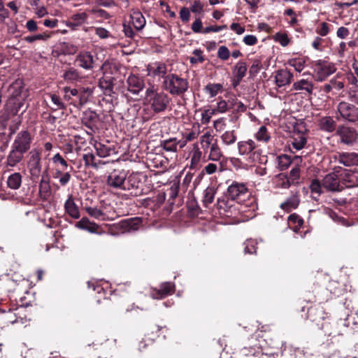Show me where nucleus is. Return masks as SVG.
I'll list each match as a JSON object with an SVG mask.
<instances>
[{"label":"nucleus","instance_id":"nucleus-15","mask_svg":"<svg viewBox=\"0 0 358 358\" xmlns=\"http://www.w3.org/2000/svg\"><path fill=\"white\" fill-rule=\"evenodd\" d=\"M75 62L77 66L85 70H91L94 67L93 56L87 51L80 52L76 56Z\"/></svg>","mask_w":358,"mask_h":358},{"label":"nucleus","instance_id":"nucleus-38","mask_svg":"<svg viewBox=\"0 0 358 358\" xmlns=\"http://www.w3.org/2000/svg\"><path fill=\"white\" fill-rule=\"evenodd\" d=\"M288 225L296 232L303 224V220L297 214L293 213L288 217Z\"/></svg>","mask_w":358,"mask_h":358},{"label":"nucleus","instance_id":"nucleus-37","mask_svg":"<svg viewBox=\"0 0 358 358\" xmlns=\"http://www.w3.org/2000/svg\"><path fill=\"white\" fill-rule=\"evenodd\" d=\"M294 161L296 162V166L292 169L287 178L292 183H296L300 177V169L298 165L299 163H301L302 159L300 157L296 156Z\"/></svg>","mask_w":358,"mask_h":358},{"label":"nucleus","instance_id":"nucleus-18","mask_svg":"<svg viewBox=\"0 0 358 358\" xmlns=\"http://www.w3.org/2000/svg\"><path fill=\"white\" fill-rule=\"evenodd\" d=\"M148 75L152 77L163 78L167 75V66L162 62H155L149 64L147 67Z\"/></svg>","mask_w":358,"mask_h":358},{"label":"nucleus","instance_id":"nucleus-24","mask_svg":"<svg viewBox=\"0 0 358 358\" xmlns=\"http://www.w3.org/2000/svg\"><path fill=\"white\" fill-rule=\"evenodd\" d=\"M130 17L132 24L137 31H141L145 27L146 20L139 10L132 9L131 10Z\"/></svg>","mask_w":358,"mask_h":358},{"label":"nucleus","instance_id":"nucleus-9","mask_svg":"<svg viewBox=\"0 0 358 358\" xmlns=\"http://www.w3.org/2000/svg\"><path fill=\"white\" fill-rule=\"evenodd\" d=\"M124 182L123 190L131 191V194L136 196L141 194L142 180L139 173H132L129 176H126Z\"/></svg>","mask_w":358,"mask_h":358},{"label":"nucleus","instance_id":"nucleus-51","mask_svg":"<svg viewBox=\"0 0 358 358\" xmlns=\"http://www.w3.org/2000/svg\"><path fill=\"white\" fill-rule=\"evenodd\" d=\"M216 114L215 110L213 109L208 108L202 111L201 115V122L203 124H206L210 122L212 117Z\"/></svg>","mask_w":358,"mask_h":358},{"label":"nucleus","instance_id":"nucleus-26","mask_svg":"<svg viewBox=\"0 0 358 358\" xmlns=\"http://www.w3.org/2000/svg\"><path fill=\"white\" fill-rule=\"evenodd\" d=\"M52 178L55 180H57L61 186H66L71 179V171L53 169Z\"/></svg>","mask_w":358,"mask_h":358},{"label":"nucleus","instance_id":"nucleus-43","mask_svg":"<svg viewBox=\"0 0 358 358\" xmlns=\"http://www.w3.org/2000/svg\"><path fill=\"white\" fill-rule=\"evenodd\" d=\"M215 140L214 136L210 131H206L201 135L200 137V143L203 150H206L210 148L211 145L213 143V141H215Z\"/></svg>","mask_w":358,"mask_h":358},{"label":"nucleus","instance_id":"nucleus-16","mask_svg":"<svg viewBox=\"0 0 358 358\" xmlns=\"http://www.w3.org/2000/svg\"><path fill=\"white\" fill-rule=\"evenodd\" d=\"M275 84L278 87H282L291 83L293 74L287 69H279L275 72Z\"/></svg>","mask_w":358,"mask_h":358},{"label":"nucleus","instance_id":"nucleus-27","mask_svg":"<svg viewBox=\"0 0 358 358\" xmlns=\"http://www.w3.org/2000/svg\"><path fill=\"white\" fill-rule=\"evenodd\" d=\"M65 211L69 216L73 219H78L80 217V213L78 206L74 202L72 196H69L64 203Z\"/></svg>","mask_w":358,"mask_h":358},{"label":"nucleus","instance_id":"nucleus-58","mask_svg":"<svg viewBox=\"0 0 358 358\" xmlns=\"http://www.w3.org/2000/svg\"><path fill=\"white\" fill-rule=\"evenodd\" d=\"M244 252L246 254H252L256 252V245L257 243L255 240L249 239L247 240L245 243Z\"/></svg>","mask_w":358,"mask_h":358},{"label":"nucleus","instance_id":"nucleus-62","mask_svg":"<svg viewBox=\"0 0 358 358\" xmlns=\"http://www.w3.org/2000/svg\"><path fill=\"white\" fill-rule=\"evenodd\" d=\"M218 170V166L215 163H208L206 165L201 171L202 174L212 175L216 173Z\"/></svg>","mask_w":358,"mask_h":358},{"label":"nucleus","instance_id":"nucleus-2","mask_svg":"<svg viewBox=\"0 0 358 358\" xmlns=\"http://www.w3.org/2000/svg\"><path fill=\"white\" fill-rule=\"evenodd\" d=\"M145 101L150 108L156 113L166 110L171 102L169 95L164 92H158L153 85L147 88Z\"/></svg>","mask_w":358,"mask_h":358},{"label":"nucleus","instance_id":"nucleus-19","mask_svg":"<svg viewBox=\"0 0 358 358\" xmlns=\"http://www.w3.org/2000/svg\"><path fill=\"white\" fill-rule=\"evenodd\" d=\"M175 285L174 284L165 282L161 284L159 289H153L151 292V296L155 299H163L174 292Z\"/></svg>","mask_w":358,"mask_h":358},{"label":"nucleus","instance_id":"nucleus-42","mask_svg":"<svg viewBox=\"0 0 358 358\" xmlns=\"http://www.w3.org/2000/svg\"><path fill=\"white\" fill-rule=\"evenodd\" d=\"M257 141L263 143H268L271 139V136L265 126H261L255 134Z\"/></svg>","mask_w":358,"mask_h":358},{"label":"nucleus","instance_id":"nucleus-34","mask_svg":"<svg viewBox=\"0 0 358 358\" xmlns=\"http://www.w3.org/2000/svg\"><path fill=\"white\" fill-rule=\"evenodd\" d=\"M220 139L223 145L229 146L236 143L237 141V135L234 130H228L225 131L220 136Z\"/></svg>","mask_w":358,"mask_h":358},{"label":"nucleus","instance_id":"nucleus-31","mask_svg":"<svg viewBox=\"0 0 358 358\" xmlns=\"http://www.w3.org/2000/svg\"><path fill=\"white\" fill-rule=\"evenodd\" d=\"M52 162L54 165V169H59L62 171L73 170V166H69L65 159L59 154L57 153L52 157Z\"/></svg>","mask_w":358,"mask_h":358},{"label":"nucleus","instance_id":"nucleus-56","mask_svg":"<svg viewBox=\"0 0 358 358\" xmlns=\"http://www.w3.org/2000/svg\"><path fill=\"white\" fill-rule=\"evenodd\" d=\"M87 18L88 15L85 12L76 13L71 16V20L75 21L78 24V26L85 23L87 20Z\"/></svg>","mask_w":358,"mask_h":358},{"label":"nucleus","instance_id":"nucleus-55","mask_svg":"<svg viewBox=\"0 0 358 358\" xmlns=\"http://www.w3.org/2000/svg\"><path fill=\"white\" fill-rule=\"evenodd\" d=\"M50 38V35L45 34H38L33 36H27L24 38V40L29 43H34L36 41L43 40L46 41Z\"/></svg>","mask_w":358,"mask_h":358},{"label":"nucleus","instance_id":"nucleus-1","mask_svg":"<svg viewBox=\"0 0 358 358\" xmlns=\"http://www.w3.org/2000/svg\"><path fill=\"white\" fill-rule=\"evenodd\" d=\"M237 150L240 156L244 157L250 164H264L266 162V156L252 139L240 141L237 143Z\"/></svg>","mask_w":358,"mask_h":358},{"label":"nucleus","instance_id":"nucleus-47","mask_svg":"<svg viewBox=\"0 0 358 358\" xmlns=\"http://www.w3.org/2000/svg\"><path fill=\"white\" fill-rule=\"evenodd\" d=\"M161 146L167 152H176V138H171L161 141Z\"/></svg>","mask_w":358,"mask_h":358},{"label":"nucleus","instance_id":"nucleus-57","mask_svg":"<svg viewBox=\"0 0 358 358\" xmlns=\"http://www.w3.org/2000/svg\"><path fill=\"white\" fill-rule=\"evenodd\" d=\"M227 127L226 118L220 117L213 122V127L217 132H221L225 129Z\"/></svg>","mask_w":358,"mask_h":358},{"label":"nucleus","instance_id":"nucleus-60","mask_svg":"<svg viewBox=\"0 0 358 358\" xmlns=\"http://www.w3.org/2000/svg\"><path fill=\"white\" fill-rule=\"evenodd\" d=\"M194 57H190L189 62L192 64H196L198 62H203L204 58L203 57V52L200 49H196L193 51Z\"/></svg>","mask_w":358,"mask_h":358},{"label":"nucleus","instance_id":"nucleus-53","mask_svg":"<svg viewBox=\"0 0 358 358\" xmlns=\"http://www.w3.org/2000/svg\"><path fill=\"white\" fill-rule=\"evenodd\" d=\"M99 86L104 90L106 94H110L113 91V82L103 78L99 79Z\"/></svg>","mask_w":358,"mask_h":358},{"label":"nucleus","instance_id":"nucleus-48","mask_svg":"<svg viewBox=\"0 0 358 358\" xmlns=\"http://www.w3.org/2000/svg\"><path fill=\"white\" fill-rule=\"evenodd\" d=\"M306 141V138L303 134H297L293 138L292 145L294 149L300 150L305 146Z\"/></svg>","mask_w":358,"mask_h":358},{"label":"nucleus","instance_id":"nucleus-44","mask_svg":"<svg viewBox=\"0 0 358 358\" xmlns=\"http://www.w3.org/2000/svg\"><path fill=\"white\" fill-rule=\"evenodd\" d=\"M94 147L96 151V155L100 157L104 158L110 155L111 150L101 143L95 141Z\"/></svg>","mask_w":358,"mask_h":358},{"label":"nucleus","instance_id":"nucleus-5","mask_svg":"<svg viewBox=\"0 0 358 358\" xmlns=\"http://www.w3.org/2000/svg\"><path fill=\"white\" fill-rule=\"evenodd\" d=\"M342 171V168L340 166H335L333 171L327 174L322 180V187L329 191H341L343 189L342 180L340 177V173Z\"/></svg>","mask_w":358,"mask_h":358},{"label":"nucleus","instance_id":"nucleus-61","mask_svg":"<svg viewBox=\"0 0 358 358\" xmlns=\"http://www.w3.org/2000/svg\"><path fill=\"white\" fill-rule=\"evenodd\" d=\"M330 27L327 22H322L320 27L316 29V32L321 36H326L330 31Z\"/></svg>","mask_w":358,"mask_h":358},{"label":"nucleus","instance_id":"nucleus-28","mask_svg":"<svg viewBox=\"0 0 358 358\" xmlns=\"http://www.w3.org/2000/svg\"><path fill=\"white\" fill-rule=\"evenodd\" d=\"M51 188L48 178L42 176L39 182V195L43 200H47L50 196Z\"/></svg>","mask_w":358,"mask_h":358},{"label":"nucleus","instance_id":"nucleus-25","mask_svg":"<svg viewBox=\"0 0 358 358\" xmlns=\"http://www.w3.org/2000/svg\"><path fill=\"white\" fill-rule=\"evenodd\" d=\"M25 152L11 146V150L7 157V165L13 167L23 159Z\"/></svg>","mask_w":358,"mask_h":358},{"label":"nucleus","instance_id":"nucleus-50","mask_svg":"<svg viewBox=\"0 0 358 358\" xmlns=\"http://www.w3.org/2000/svg\"><path fill=\"white\" fill-rule=\"evenodd\" d=\"M92 94V89L89 87L86 88H82V90L80 94H78L79 96V105L80 106L85 105L86 103H87L89 100L90 96H91Z\"/></svg>","mask_w":358,"mask_h":358},{"label":"nucleus","instance_id":"nucleus-46","mask_svg":"<svg viewBox=\"0 0 358 358\" xmlns=\"http://www.w3.org/2000/svg\"><path fill=\"white\" fill-rule=\"evenodd\" d=\"M278 167L281 171L286 170L292 163L290 156L281 155L277 157Z\"/></svg>","mask_w":358,"mask_h":358},{"label":"nucleus","instance_id":"nucleus-11","mask_svg":"<svg viewBox=\"0 0 358 358\" xmlns=\"http://www.w3.org/2000/svg\"><path fill=\"white\" fill-rule=\"evenodd\" d=\"M31 141L30 133L23 130L17 134L11 146L26 152L30 148Z\"/></svg>","mask_w":358,"mask_h":358},{"label":"nucleus","instance_id":"nucleus-7","mask_svg":"<svg viewBox=\"0 0 358 358\" xmlns=\"http://www.w3.org/2000/svg\"><path fill=\"white\" fill-rule=\"evenodd\" d=\"M27 169L31 179H38L42 170L41 151L38 149H32L29 152L27 161Z\"/></svg>","mask_w":358,"mask_h":358},{"label":"nucleus","instance_id":"nucleus-23","mask_svg":"<svg viewBox=\"0 0 358 358\" xmlns=\"http://www.w3.org/2000/svg\"><path fill=\"white\" fill-rule=\"evenodd\" d=\"M62 77L67 83L81 82L84 78L78 69L73 67L64 71Z\"/></svg>","mask_w":358,"mask_h":358},{"label":"nucleus","instance_id":"nucleus-8","mask_svg":"<svg viewBox=\"0 0 358 358\" xmlns=\"http://www.w3.org/2000/svg\"><path fill=\"white\" fill-rule=\"evenodd\" d=\"M248 196V189L243 182L233 181L227 187V196L231 201L240 203Z\"/></svg>","mask_w":358,"mask_h":358},{"label":"nucleus","instance_id":"nucleus-6","mask_svg":"<svg viewBox=\"0 0 358 358\" xmlns=\"http://www.w3.org/2000/svg\"><path fill=\"white\" fill-rule=\"evenodd\" d=\"M336 70L335 65L332 62L322 59L317 60L314 64L313 78L317 82H322Z\"/></svg>","mask_w":358,"mask_h":358},{"label":"nucleus","instance_id":"nucleus-64","mask_svg":"<svg viewBox=\"0 0 358 358\" xmlns=\"http://www.w3.org/2000/svg\"><path fill=\"white\" fill-rule=\"evenodd\" d=\"M350 99L358 104V86H352L349 91Z\"/></svg>","mask_w":358,"mask_h":358},{"label":"nucleus","instance_id":"nucleus-41","mask_svg":"<svg viewBox=\"0 0 358 358\" xmlns=\"http://www.w3.org/2000/svg\"><path fill=\"white\" fill-rule=\"evenodd\" d=\"M287 64L292 66L296 71L301 73L305 67L306 60L302 57L291 58L287 60Z\"/></svg>","mask_w":358,"mask_h":358},{"label":"nucleus","instance_id":"nucleus-32","mask_svg":"<svg viewBox=\"0 0 358 358\" xmlns=\"http://www.w3.org/2000/svg\"><path fill=\"white\" fill-rule=\"evenodd\" d=\"M209 149L207 160L215 162L220 161L223 157V154L221 148L217 143V140H215V142L211 145L210 148Z\"/></svg>","mask_w":358,"mask_h":358},{"label":"nucleus","instance_id":"nucleus-35","mask_svg":"<svg viewBox=\"0 0 358 358\" xmlns=\"http://www.w3.org/2000/svg\"><path fill=\"white\" fill-rule=\"evenodd\" d=\"M222 90L223 85L221 83H208L203 88V91L210 98L216 96Z\"/></svg>","mask_w":358,"mask_h":358},{"label":"nucleus","instance_id":"nucleus-36","mask_svg":"<svg viewBox=\"0 0 358 358\" xmlns=\"http://www.w3.org/2000/svg\"><path fill=\"white\" fill-rule=\"evenodd\" d=\"M85 210L89 215L94 217V219L101 221H106L109 220L108 216L103 211L96 207H86Z\"/></svg>","mask_w":358,"mask_h":358},{"label":"nucleus","instance_id":"nucleus-45","mask_svg":"<svg viewBox=\"0 0 358 358\" xmlns=\"http://www.w3.org/2000/svg\"><path fill=\"white\" fill-rule=\"evenodd\" d=\"M200 131V126L199 124L194 125L192 129L183 134V138L186 139V141H192L198 138L199 136Z\"/></svg>","mask_w":358,"mask_h":358},{"label":"nucleus","instance_id":"nucleus-54","mask_svg":"<svg viewBox=\"0 0 358 358\" xmlns=\"http://www.w3.org/2000/svg\"><path fill=\"white\" fill-rule=\"evenodd\" d=\"M262 67V61L260 59L255 58L253 59L252 64L250 67L249 73L250 76H256Z\"/></svg>","mask_w":358,"mask_h":358},{"label":"nucleus","instance_id":"nucleus-22","mask_svg":"<svg viewBox=\"0 0 358 358\" xmlns=\"http://www.w3.org/2000/svg\"><path fill=\"white\" fill-rule=\"evenodd\" d=\"M299 193H292L283 203L280 204V208L285 211L289 212L296 209L300 203Z\"/></svg>","mask_w":358,"mask_h":358},{"label":"nucleus","instance_id":"nucleus-52","mask_svg":"<svg viewBox=\"0 0 358 358\" xmlns=\"http://www.w3.org/2000/svg\"><path fill=\"white\" fill-rule=\"evenodd\" d=\"M322 185H321L320 182H319L318 180H313L310 185V189L311 190V193L313 194H316L317 196H313V197L315 199H317V196H319L320 195V194L322 193Z\"/></svg>","mask_w":358,"mask_h":358},{"label":"nucleus","instance_id":"nucleus-29","mask_svg":"<svg viewBox=\"0 0 358 358\" xmlns=\"http://www.w3.org/2000/svg\"><path fill=\"white\" fill-rule=\"evenodd\" d=\"M292 89L296 91H305L308 94H312L313 91V84L307 79H301L292 85Z\"/></svg>","mask_w":358,"mask_h":358},{"label":"nucleus","instance_id":"nucleus-4","mask_svg":"<svg viewBox=\"0 0 358 358\" xmlns=\"http://www.w3.org/2000/svg\"><path fill=\"white\" fill-rule=\"evenodd\" d=\"M336 119L351 122L358 121V108L345 101L340 102L337 106Z\"/></svg>","mask_w":358,"mask_h":358},{"label":"nucleus","instance_id":"nucleus-20","mask_svg":"<svg viewBox=\"0 0 358 358\" xmlns=\"http://www.w3.org/2000/svg\"><path fill=\"white\" fill-rule=\"evenodd\" d=\"M335 159L345 166H358V155L355 152L340 153Z\"/></svg>","mask_w":358,"mask_h":358},{"label":"nucleus","instance_id":"nucleus-59","mask_svg":"<svg viewBox=\"0 0 358 358\" xmlns=\"http://www.w3.org/2000/svg\"><path fill=\"white\" fill-rule=\"evenodd\" d=\"M85 166H92L96 167V157L92 153L85 154L83 157Z\"/></svg>","mask_w":358,"mask_h":358},{"label":"nucleus","instance_id":"nucleus-10","mask_svg":"<svg viewBox=\"0 0 358 358\" xmlns=\"http://www.w3.org/2000/svg\"><path fill=\"white\" fill-rule=\"evenodd\" d=\"M336 135L339 137L341 143L350 145L358 140V132L354 128L341 126L336 131Z\"/></svg>","mask_w":358,"mask_h":358},{"label":"nucleus","instance_id":"nucleus-17","mask_svg":"<svg viewBox=\"0 0 358 358\" xmlns=\"http://www.w3.org/2000/svg\"><path fill=\"white\" fill-rule=\"evenodd\" d=\"M127 90L134 94H138L144 87L143 80L134 74H131L127 79Z\"/></svg>","mask_w":358,"mask_h":358},{"label":"nucleus","instance_id":"nucleus-63","mask_svg":"<svg viewBox=\"0 0 358 358\" xmlns=\"http://www.w3.org/2000/svg\"><path fill=\"white\" fill-rule=\"evenodd\" d=\"M230 55L229 50L227 47L222 45L218 48L217 56L222 60H227L229 59Z\"/></svg>","mask_w":358,"mask_h":358},{"label":"nucleus","instance_id":"nucleus-33","mask_svg":"<svg viewBox=\"0 0 358 358\" xmlns=\"http://www.w3.org/2000/svg\"><path fill=\"white\" fill-rule=\"evenodd\" d=\"M319 126L324 131L332 132L336 128V122L332 117L326 116L320 119Z\"/></svg>","mask_w":358,"mask_h":358},{"label":"nucleus","instance_id":"nucleus-13","mask_svg":"<svg viewBox=\"0 0 358 358\" xmlns=\"http://www.w3.org/2000/svg\"><path fill=\"white\" fill-rule=\"evenodd\" d=\"M220 213L226 217H233L236 214L237 208L234 201H229L226 199H219L217 203Z\"/></svg>","mask_w":358,"mask_h":358},{"label":"nucleus","instance_id":"nucleus-49","mask_svg":"<svg viewBox=\"0 0 358 358\" xmlns=\"http://www.w3.org/2000/svg\"><path fill=\"white\" fill-rule=\"evenodd\" d=\"M234 71L238 80H241L245 76L247 71L245 62L239 61L235 66Z\"/></svg>","mask_w":358,"mask_h":358},{"label":"nucleus","instance_id":"nucleus-40","mask_svg":"<svg viewBox=\"0 0 358 358\" xmlns=\"http://www.w3.org/2000/svg\"><path fill=\"white\" fill-rule=\"evenodd\" d=\"M22 183V176L20 173L11 174L7 180L8 187L13 189H17Z\"/></svg>","mask_w":358,"mask_h":358},{"label":"nucleus","instance_id":"nucleus-14","mask_svg":"<svg viewBox=\"0 0 358 358\" xmlns=\"http://www.w3.org/2000/svg\"><path fill=\"white\" fill-rule=\"evenodd\" d=\"M342 185L346 187L358 186V171H351L342 168L340 173Z\"/></svg>","mask_w":358,"mask_h":358},{"label":"nucleus","instance_id":"nucleus-3","mask_svg":"<svg viewBox=\"0 0 358 358\" xmlns=\"http://www.w3.org/2000/svg\"><path fill=\"white\" fill-rule=\"evenodd\" d=\"M162 87L173 96H181L188 90L189 82L176 73H169L164 77Z\"/></svg>","mask_w":358,"mask_h":358},{"label":"nucleus","instance_id":"nucleus-21","mask_svg":"<svg viewBox=\"0 0 358 358\" xmlns=\"http://www.w3.org/2000/svg\"><path fill=\"white\" fill-rule=\"evenodd\" d=\"M189 157L190 158L189 168L191 169H198L203 158V153L197 143L192 145Z\"/></svg>","mask_w":358,"mask_h":358},{"label":"nucleus","instance_id":"nucleus-12","mask_svg":"<svg viewBox=\"0 0 358 358\" xmlns=\"http://www.w3.org/2000/svg\"><path fill=\"white\" fill-rule=\"evenodd\" d=\"M126 172L123 170H113L107 178V183L110 187L123 189L126 180Z\"/></svg>","mask_w":358,"mask_h":358},{"label":"nucleus","instance_id":"nucleus-30","mask_svg":"<svg viewBox=\"0 0 358 358\" xmlns=\"http://www.w3.org/2000/svg\"><path fill=\"white\" fill-rule=\"evenodd\" d=\"M76 226L83 230H86L90 233H96L99 226L95 222H91L87 217H83L78 222Z\"/></svg>","mask_w":358,"mask_h":358},{"label":"nucleus","instance_id":"nucleus-39","mask_svg":"<svg viewBox=\"0 0 358 358\" xmlns=\"http://www.w3.org/2000/svg\"><path fill=\"white\" fill-rule=\"evenodd\" d=\"M216 189L213 186H208L203 192V203L206 207L211 204L215 199Z\"/></svg>","mask_w":358,"mask_h":358}]
</instances>
